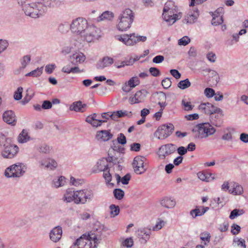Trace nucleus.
Masks as SVG:
<instances>
[{"mask_svg":"<svg viewBox=\"0 0 248 248\" xmlns=\"http://www.w3.org/2000/svg\"><path fill=\"white\" fill-rule=\"evenodd\" d=\"M174 128L173 125L171 124L161 125L155 132L154 136L158 139H165L172 133Z\"/></svg>","mask_w":248,"mask_h":248,"instance_id":"nucleus-8","label":"nucleus"},{"mask_svg":"<svg viewBox=\"0 0 248 248\" xmlns=\"http://www.w3.org/2000/svg\"><path fill=\"white\" fill-rule=\"evenodd\" d=\"M93 193L92 190L85 189L77 191L76 195V204H84L92 200Z\"/></svg>","mask_w":248,"mask_h":248,"instance_id":"nucleus-7","label":"nucleus"},{"mask_svg":"<svg viewBox=\"0 0 248 248\" xmlns=\"http://www.w3.org/2000/svg\"><path fill=\"white\" fill-rule=\"evenodd\" d=\"M245 213V211L242 209H235L231 211L229 218L233 219L237 217L242 215Z\"/></svg>","mask_w":248,"mask_h":248,"instance_id":"nucleus-38","label":"nucleus"},{"mask_svg":"<svg viewBox=\"0 0 248 248\" xmlns=\"http://www.w3.org/2000/svg\"><path fill=\"white\" fill-rule=\"evenodd\" d=\"M91 239L90 234H83L79 238L77 239L74 243L75 246H77L78 248H83L85 247L88 242H90L89 240Z\"/></svg>","mask_w":248,"mask_h":248,"instance_id":"nucleus-19","label":"nucleus"},{"mask_svg":"<svg viewBox=\"0 0 248 248\" xmlns=\"http://www.w3.org/2000/svg\"><path fill=\"white\" fill-rule=\"evenodd\" d=\"M175 6L174 2L173 1H168L165 4L163 12H167V11H169L171 8H173Z\"/></svg>","mask_w":248,"mask_h":248,"instance_id":"nucleus-52","label":"nucleus"},{"mask_svg":"<svg viewBox=\"0 0 248 248\" xmlns=\"http://www.w3.org/2000/svg\"><path fill=\"white\" fill-rule=\"evenodd\" d=\"M31 60V57L30 55L24 56L20 61L21 66L19 67V70H22L24 69L30 62Z\"/></svg>","mask_w":248,"mask_h":248,"instance_id":"nucleus-33","label":"nucleus"},{"mask_svg":"<svg viewBox=\"0 0 248 248\" xmlns=\"http://www.w3.org/2000/svg\"><path fill=\"white\" fill-rule=\"evenodd\" d=\"M39 166L51 170H53L57 167V163L54 159L49 158H45L39 162Z\"/></svg>","mask_w":248,"mask_h":248,"instance_id":"nucleus-15","label":"nucleus"},{"mask_svg":"<svg viewBox=\"0 0 248 248\" xmlns=\"http://www.w3.org/2000/svg\"><path fill=\"white\" fill-rule=\"evenodd\" d=\"M77 191H72L70 189H67L63 195L62 200L67 203L73 202L76 204V195Z\"/></svg>","mask_w":248,"mask_h":248,"instance_id":"nucleus-22","label":"nucleus"},{"mask_svg":"<svg viewBox=\"0 0 248 248\" xmlns=\"http://www.w3.org/2000/svg\"><path fill=\"white\" fill-rule=\"evenodd\" d=\"M131 37V34H124L121 36H116L117 40L122 42L125 45L127 46H132L135 44V42L132 40Z\"/></svg>","mask_w":248,"mask_h":248,"instance_id":"nucleus-24","label":"nucleus"},{"mask_svg":"<svg viewBox=\"0 0 248 248\" xmlns=\"http://www.w3.org/2000/svg\"><path fill=\"white\" fill-rule=\"evenodd\" d=\"M9 43L6 40L0 39V54L6 49Z\"/></svg>","mask_w":248,"mask_h":248,"instance_id":"nucleus-49","label":"nucleus"},{"mask_svg":"<svg viewBox=\"0 0 248 248\" xmlns=\"http://www.w3.org/2000/svg\"><path fill=\"white\" fill-rule=\"evenodd\" d=\"M223 22L222 16H213L212 20V24L214 26H217L221 24Z\"/></svg>","mask_w":248,"mask_h":248,"instance_id":"nucleus-46","label":"nucleus"},{"mask_svg":"<svg viewBox=\"0 0 248 248\" xmlns=\"http://www.w3.org/2000/svg\"><path fill=\"white\" fill-rule=\"evenodd\" d=\"M177 13V6L171 8L170 9L169 11H167V12H163L162 16L169 25H172L179 19L178 15L176 14Z\"/></svg>","mask_w":248,"mask_h":248,"instance_id":"nucleus-11","label":"nucleus"},{"mask_svg":"<svg viewBox=\"0 0 248 248\" xmlns=\"http://www.w3.org/2000/svg\"><path fill=\"white\" fill-rule=\"evenodd\" d=\"M134 13L129 8H125L119 16L117 25V29L121 31H125L129 29L133 22Z\"/></svg>","mask_w":248,"mask_h":248,"instance_id":"nucleus-3","label":"nucleus"},{"mask_svg":"<svg viewBox=\"0 0 248 248\" xmlns=\"http://www.w3.org/2000/svg\"><path fill=\"white\" fill-rule=\"evenodd\" d=\"M71 59L75 60L76 62L81 63L84 62L85 56L82 53H76L71 56Z\"/></svg>","mask_w":248,"mask_h":248,"instance_id":"nucleus-37","label":"nucleus"},{"mask_svg":"<svg viewBox=\"0 0 248 248\" xmlns=\"http://www.w3.org/2000/svg\"><path fill=\"white\" fill-rule=\"evenodd\" d=\"M110 214L111 217H114L118 216L120 213V208L119 206L115 204H111L109 206Z\"/></svg>","mask_w":248,"mask_h":248,"instance_id":"nucleus-40","label":"nucleus"},{"mask_svg":"<svg viewBox=\"0 0 248 248\" xmlns=\"http://www.w3.org/2000/svg\"><path fill=\"white\" fill-rule=\"evenodd\" d=\"M52 103L48 100H45L43 101L41 107L44 109H48L52 108Z\"/></svg>","mask_w":248,"mask_h":248,"instance_id":"nucleus-64","label":"nucleus"},{"mask_svg":"<svg viewBox=\"0 0 248 248\" xmlns=\"http://www.w3.org/2000/svg\"><path fill=\"white\" fill-rule=\"evenodd\" d=\"M151 231L150 229H142L139 230L138 232V237L142 240V242L146 243L149 239Z\"/></svg>","mask_w":248,"mask_h":248,"instance_id":"nucleus-23","label":"nucleus"},{"mask_svg":"<svg viewBox=\"0 0 248 248\" xmlns=\"http://www.w3.org/2000/svg\"><path fill=\"white\" fill-rule=\"evenodd\" d=\"M165 224V221L161 220L160 218H158L156 224L153 227V230L154 231H157L162 229Z\"/></svg>","mask_w":248,"mask_h":248,"instance_id":"nucleus-47","label":"nucleus"},{"mask_svg":"<svg viewBox=\"0 0 248 248\" xmlns=\"http://www.w3.org/2000/svg\"><path fill=\"white\" fill-rule=\"evenodd\" d=\"M216 131V129L208 123L199 124L192 129L194 137L198 139L206 138Z\"/></svg>","mask_w":248,"mask_h":248,"instance_id":"nucleus-4","label":"nucleus"},{"mask_svg":"<svg viewBox=\"0 0 248 248\" xmlns=\"http://www.w3.org/2000/svg\"><path fill=\"white\" fill-rule=\"evenodd\" d=\"M3 121L8 124L14 126L16 123V114L12 110L5 111L2 114Z\"/></svg>","mask_w":248,"mask_h":248,"instance_id":"nucleus-14","label":"nucleus"},{"mask_svg":"<svg viewBox=\"0 0 248 248\" xmlns=\"http://www.w3.org/2000/svg\"><path fill=\"white\" fill-rule=\"evenodd\" d=\"M117 141L119 143L121 144L122 145L125 144L126 143V139L125 136L123 133H120L119 134L118 137L117 138Z\"/></svg>","mask_w":248,"mask_h":248,"instance_id":"nucleus-62","label":"nucleus"},{"mask_svg":"<svg viewBox=\"0 0 248 248\" xmlns=\"http://www.w3.org/2000/svg\"><path fill=\"white\" fill-rule=\"evenodd\" d=\"M160 205L167 209H171L174 207L176 205V201L174 199L170 197H165L160 201Z\"/></svg>","mask_w":248,"mask_h":248,"instance_id":"nucleus-18","label":"nucleus"},{"mask_svg":"<svg viewBox=\"0 0 248 248\" xmlns=\"http://www.w3.org/2000/svg\"><path fill=\"white\" fill-rule=\"evenodd\" d=\"M115 176L116 178L117 183H119L121 181L123 185L128 184L131 178L130 175L128 173L125 175L122 178L118 174H116Z\"/></svg>","mask_w":248,"mask_h":248,"instance_id":"nucleus-34","label":"nucleus"},{"mask_svg":"<svg viewBox=\"0 0 248 248\" xmlns=\"http://www.w3.org/2000/svg\"><path fill=\"white\" fill-rule=\"evenodd\" d=\"M26 169L23 163H17L7 168L4 171V175L7 178H19L23 175Z\"/></svg>","mask_w":248,"mask_h":248,"instance_id":"nucleus-6","label":"nucleus"},{"mask_svg":"<svg viewBox=\"0 0 248 248\" xmlns=\"http://www.w3.org/2000/svg\"><path fill=\"white\" fill-rule=\"evenodd\" d=\"M105 158L100 159L97 162V167L99 171H104L109 169L108 165L107 163Z\"/></svg>","mask_w":248,"mask_h":248,"instance_id":"nucleus-31","label":"nucleus"},{"mask_svg":"<svg viewBox=\"0 0 248 248\" xmlns=\"http://www.w3.org/2000/svg\"><path fill=\"white\" fill-rule=\"evenodd\" d=\"M87 104H82L81 101H78L73 102L69 107L71 111H74L78 112H84L86 110Z\"/></svg>","mask_w":248,"mask_h":248,"instance_id":"nucleus-17","label":"nucleus"},{"mask_svg":"<svg viewBox=\"0 0 248 248\" xmlns=\"http://www.w3.org/2000/svg\"><path fill=\"white\" fill-rule=\"evenodd\" d=\"M233 242L237 243L238 246H241L243 248H246L245 240L242 238H236L233 239Z\"/></svg>","mask_w":248,"mask_h":248,"instance_id":"nucleus-58","label":"nucleus"},{"mask_svg":"<svg viewBox=\"0 0 248 248\" xmlns=\"http://www.w3.org/2000/svg\"><path fill=\"white\" fill-rule=\"evenodd\" d=\"M182 105L185 110L189 111L192 109L193 106L191 105L190 102H186L184 100H182Z\"/></svg>","mask_w":248,"mask_h":248,"instance_id":"nucleus-61","label":"nucleus"},{"mask_svg":"<svg viewBox=\"0 0 248 248\" xmlns=\"http://www.w3.org/2000/svg\"><path fill=\"white\" fill-rule=\"evenodd\" d=\"M199 16L198 10L188 13L185 17L184 20L188 24H193L197 20Z\"/></svg>","mask_w":248,"mask_h":248,"instance_id":"nucleus-25","label":"nucleus"},{"mask_svg":"<svg viewBox=\"0 0 248 248\" xmlns=\"http://www.w3.org/2000/svg\"><path fill=\"white\" fill-rule=\"evenodd\" d=\"M190 214L194 218H196L197 217L203 215L202 212L199 208H195L191 210L190 212Z\"/></svg>","mask_w":248,"mask_h":248,"instance_id":"nucleus-50","label":"nucleus"},{"mask_svg":"<svg viewBox=\"0 0 248 248\" xmlns=\"http://www.w3.org/2000/svg\"><path fill=\"white\" fill-rule=\"evenodd\" d=\"M103 172V177L105 179L106 183L113 186L114 184L113 183H110L111 181L112 176L109 172V169L108 170H104Z\"/></svg>","mask_w":248,"mask_h":248,"instance_id":"nucleus-42","label":"nucleus"},{"mask_svg":"<svg viewBox=\"0 0 248 248\" xmlns=\"http://www.w3.org/2000/svg\"><path fill=\"white\" fill-rule=\"evenodd\" d=\"M147 94L148 92L145 89L137 92L133 97L129 98L130 104H134L142 102L146 98Z\"/></svg>","mask_w":248,"mask_h":248,"instance_id":"nucleus-13","label":"nucleus"},{"mask_svg":"<svg viewBox=\"0 0 248 248\" xmlns=\"http://www.w3.org/2000/svg\"><path fill=\"white\" fill-rule=\"evenodd\" d=\"M134 245L133 240L131 237L127 238L121 243V246L127 248H131Z\"/></svg>","mask_w":248,"mask_h":248,"instance_id":"nucleus-44","label":"nucleus"},{"mask_svg":"<svg viewBox=\"0 0 248 248\" xmlns=\"http://www.w3.org/2000/svg\"><path fill=\"white\" fill-rule=\"evenodd\" d=\"M149 71L151 75L154 77H158L160 75V71L156 67H151Z\"/></svg>","mask_w":248,"mask_h":248,"instance_id":"nucleus-60","label":"nucleus"},{"mask_svg":"<svg viewBox=\"0 0 248 248\" xmlns=\"http://www.w3.org/2000/svg\"><path fill=\"white\" fill-rule=\"evenodd\" d=\"M190 42V38L186 36L179 40L178 45L185 46L187 45Z\"/></svg>","mask_w":248,"mask_h":248,"instance_id":"nucleus-55","label":"nucleus"},{"mask_svg":"<svg viewBox=\"0 0 248 248\" xmlns=\"http://www.w3.org/2000/svg\"><path fill=\"white\" fill-rule=\"evenodd\" d=\"M128 82V85L132 88L135 87L140 83V79L138 77H133L131 78Z\"/></svg>","mask_w":248,"mask_h":248,"instance_id":"nucleus-45","label":"nucleus"},{"mask_svg":"<svg viewBox=\"0 0 248 248\" xmlns=\"http://www.w3.org/2000/svg\"><path fill=\"white\" fill-rule=\"evenodd\" d=\"M36 150L40 153L48 154L50 153L51 148L46 144H42L39 145Z\"/></svg>","mask_w":248,"mask_h":248,"instance_id":"nucleus-36","label":"nucleus"},{"mask_svg":"<svg viewBox=\"0 0 248 248\" xmlns=\"http://www.w3.org/2000/svg\"><path fill=\"white\" fill-rule=\"evenodd\" d=\"M215 91L210 88H206L204 90V94L208 98H211L215 95Z\"/></svg>","mask_w":248,"mask_h":248,"instance_id":"nucleus-56","label":"nucleus"},{"mask_svg":"<svg viewBox=\"0 0 248 248\" xmlns=\"http://www.w3.org/2000/svg\"><path fill=\"white\" fill-rule=\"evenodd\" d=\"M181 89L184 90L191 86V83L188 78L180 81L177 85Z\"/></svg>","mask_w":248,"mask_h":248,"instance_id":"nucleus-41","label":"nucleus"},{"mask_svg":"<svg viewBox=\"0 0 248 248\" xmlns=\"http://www.w3.org/2000/svg\"><path fill=\"white\" fill-rule=\"evenodd\" d=\"M197 175L198 178L203 181L208 182L209 181L210 176L203 172H199Z\"/></svg>","mask_w":248,"mask_h":248,"instance_id":"nucleus-53","label":"nucleus"},{"mask_svg":"<svg viewBox=\"0 0 248 248\" xmlns=\"http://www.w3.org/2000/svg\"><path fill=\"white\" fill-rule=\"evenodd\" d=\"M66 183V178L63 176H61L53 180V185L56 188H58L63 186Z\"/></svg>","mask_w":248,"mask_h":248,"instance_id":"nucleus-30","label":"nucleus"},{"mask_svg":"<svg viewBox=\"0 0 248 248\" xmlns=\"http://www.w3.org/2000/svg\"><path fill=\"white\" fill-rule=\"evenodd\" d=\"M241 227L239 225L233 224L231 226V232L233 235H236L238 234L240 232Z\"/></svg>","mask_w":248,"mask_h":248,"instance_id":"nucleus-54","label":"nucleus"},{"mask_svg":"<svg viewBox=\"0 0 248 248\" xmlns=\"http://www.w3.org/2000/svg\"><path fill=\"white\" fill-rule=\"evenodd\" d=\"M131 38H132V40L135 42V44L139 42H144L147 40V37L145 36H138V35H136L135 33H131Z\"/></svg>","mask_w":248,"mask_h":248,"instance_id":"nucleus-48","label":"nucleus"},{"mask_svg":"<svg viewBox=\"0 0 248 248\" xmlns=\"http://www.w3.org/2000/svg\"><path fill=\"white\" fill-rule=\"evenodd\" d=\"M113 194L116 199L121 200L124 198V192L120 188H116L113 190Z\"/></svg>","mask_w":248,"mask_h":248,"instance_id":"nucleus-43","label":"nucleus"},{"mask_svg":"<svg viewBox=\"0 0 248 248\" xmlns=\"http://www.w3.org/2000/svg\"><path fill=\"white\" fill-rule=\"evenodd\" d=\"M43 66L41 67H38L36 69L31 71V72L26 74L25 76L26 77H38L40 76L43 73Z\"/></svg>","mask_w":248,"mask_h":248,"instance_id":"nucleus-35","label":"nucleus"},{"mask_svg":"<svg viewBox=\"0 0 248 248\" xmlns=\"http://www.w3.org/2000/svg\"><path fill=\"white\" fill-rule=\"evenodd\" d=\"M56 67L55 64H47L45 67V71L47 74H50L53 72Z\"/></svg>","mask_w":248,"mask_h":248,"instance_id":"nucleus-63","label":"nucleus"},{"mask_svg":"<svg viewBox=\"0 0 248 248\" xmlns=\"http://www.w3.org/2000/svg\"><path fill=\"white\" fill-rule=\"evenodd\" d=\"M200 239L204 242V245H207L210 241L211 235L208 232H202L200 235Z\"/></svg>","mask_w":248,"mask_h":248,"instance_id":"nucleus-39","label":"nucleus"},{"mask_svg":"<svg viewBox=\"0 0 248 248\" xmlns=\"http://www.w3.org/2000/svg\"><path fill=\"white\" fill-rule=\"evenodd\" d=\"M18 151L19 148L17 145L7 142L4 144L1 155L4 158L12 159L16 155Z\"/></svg>","mask_w":248,"mask_h":248,"instance_id":"nucleus-9","label":"nucleus"},{"mask_svg":"<svg viewBox=\"0 0 248 248\" xmlns=\"http://www.w3.org/2000/svg\"><path fill=\"white\" fill-rule=\"evenodd\" d=\"M171 85V81L170 78H166L162 81V85L165 89H168Z\"/></svg>","mask_w":248,"mask_h":248,"instance_id":"nucleus-57","label":"nucleus"},{"mask_svg":"<svg viewBox=\"0 0 248 248\" xmlns=\"http://www.w3.org/2000/svg\"><path fill=\"white\" fill-rule=\"evenodd\" d=\"M101 117L102 119L101 121H104V123L106 122L109 118H111L113 120V116H112V113L110 114L109 112H104L102 113Z\"/></svg>","mask_w":248,"mask_h":248,"instance_id":"nucleus-59","label":"nucleus"},{"mask_svg":"<svg viewBox=\"0 0 248 248\" xmlns=\"http://www.w3.org/2000/svg\"><path fill=\"white\" fill-rule=\"evenodd\" d=\"M199 108L202 112L207 115L217 114L215 115V118H217V120L216 121L212 117V123L216 126H219L221 125L222 121L220 119L221 116L219 114L221 112L220 108L214 106L210 103H202L199 106Z\"/></svg>","mask_w":248,"mask_h":248,"instance_id":"nucleus-5","label":"nucleus"},{"mask_svg":"<svg viewBox=\"0 0 248 248\" xmlns=\"http://www.w3.org/2000/svg\"><path fill=\"white\" fill-rule=\"evenodd\" d=\"M113 62V58L108 56L104 57L101 60L97 62L96 64V68L98 69H103L111 65Z\"/></svg>","mask_w":248,"mask_h":248,"instance_id":"nucleus-21","label":"nucleus"},{"mask_svg":"<svg viewBox=\"0 0 248 248\" xmlns=\"http://www.w3.org/2000/svg\"><path fill=\"white\" fill-rule=\"evenodd\" d=\"M30 140V137L28 135V132L23 129L18 136V142L21 143H23L28 141Z\"/></svg>","mask_w":248,"mask_h":248,"instance_id":"nucleus-32","label":"nucleus"},{"mask_svg":"<svg viewBox=\"0 0 248 248\" xmlns=\"http://www.w3.org/2000/svg\"><path fill=\"white\" fill-rule=\"evenodd\" d=\"M145 158L141 156H137L134 159L133 166L135 172L138 174L144 173L146 168L144 165Z\"/></svg>","mask_w":248,"mask_h":248,"instance_id":"nucleus-12","label":"nucleus"},{"mask_svg":"<svg viewBox=\"0 0 248 248\" xmlns=\"http://www.w3.org/2000/svg\"><path fill=\"white\" fill-rule=\"evenodd\" d=\"M113 137V134L109 130H103L97 132L96 138L98 140L107 141L110 140Z\"/></svg>","mask_w":248,"mask_h":248,"instance_id":"nucleus-20","label":"nucleus"},{"mask_svg":"<svg viewBox=\"0 0 248 248\" xmlns=\"http://www.w3.org/2000/svg\"><path fill=\"white\" fill-rule=\"evenodd\" d=\"M127 116L130 118L132 116L131 111H127L126 110H118L114 111L112 113V116H113V120H116L118 118L124 116Z\"/></svg>","mask_w":248,"mask_h":248,"instance_id":"nucleus-28","label":"nucleus"},{"mask_svg":"<svg viewBox=\"0 0 248 248\" xmlns=\"http://www.w3.org/2000/svg\"><path fill=\"white\" fill-rule=\"evenodd\" d=\"M70 30L75 34L79 35L87 42H91L99 36V30L92 25H89L84 18L74 19L70 24Z\"/></svg>","mask_w":248,"mask_h":248,"instance_id":"nucleus-1","label":"nucleus"},{"mask_svg":"<svg viewBox=\"0 0 248 248\" xmlns=\"http://www.w3.org/2000/svg\"><path fill=\"white\" fill-rule=\"evenodd\" d=\"M176 150V146L172 143H168L161 146L158 152V155L160 159H164L166 156L174 153Z\"/></svg>","mask_w":248,"mask_h":248,"instance_id":"nucleus-10","label":"nucleus"},{"mask_svg":"<svg viewBox=\"0 0 248 248\" xmlns=\"http://www.w3.org/2000/svg\"><path fill=\"white\" fill-rule=\"evenodd\" d=\"M62 233V228L60 226H56L50 231V239L54 242H57L61 239Z\"/></svg>","mask_w":248,"mask_h":248,"instance_id":"nucleus-16","label":"nucleus"},{"mask_svg":"<svg viewBox=\"0 0 248 248\" xmlns=\"http://www.w3.org/2000/svg\"><path fill=\"white\" fill-rule=\"evenodd\" d=\"M232 189L229 190V192L234 195H240L243 193V187L238 183H233Z\"/></svg>","mask_w":248,"mask_h":248,"instance_id":"nucleus-26","label":"nucleus"},{"mask_svg":"<svg viewBox=\"0 0 248 248\" xmlns=\"http://www.w3.org/2000/svg\"><path fill=\"white\" fill-rule=\"evenodd\" d=\"M23 91V88L21 87H18L15 92L14 95V99L16 100H19L22 97V93Z\"/></svg>","mask_w":248,"mask_h":248,"instance_id":"nucleus-51","label":"nucleus"},{"mask_svg":"<svg viewBox=\"0 0 248 248\" xmlns=\"http://www.w3.org/2000/svg\"><path fill=\"white\" fill-rule=\"evenodd\" d=\"M21 3L25 14L31 18H38L46 11V7L41 2L28 4L21 2Z\"/></svg>","mask_w":248,"mask_h":248,"instance_id":"nucleus-2","label":"nucleus"},{"mask_svg":"<svg viewBox=\"0 0 248 248\" xmlns=\"http://www.w3.org/2000/svg\"><path fill=\"white\" fill-rule=\"evenodd\" d=\"M42 4L46 9L47 7H55L60 5L63 0H42Z\"/></svg>","mask_w":248,"mask_h":248,"instance_id":"nucleus-29","label":"nucleus"},{"mask_svg":"<svg viewBox=\"0 0 248 248\" xmlns=\"http://www.w3.org/2000/svg\"><path fill=\"white\" fill-rule=\"evenodd\" d=\"M114 17V14L113 12L106 11L104 12L99 17H98L97 21H101L105 20L109 21L112 20Z\"/></svg>","mask_w":248,"mask_h":248,"instance_id":"nucleus-27","label":"nucleus"}]
</instances>
